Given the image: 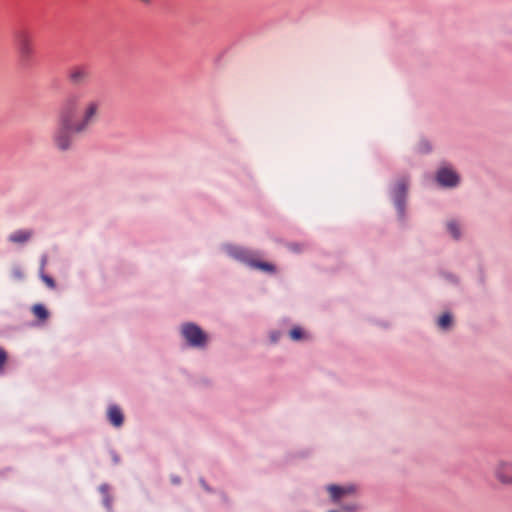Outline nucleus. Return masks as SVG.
<instances>
[{
    "instance_id": "obj_1",
    "label": "nucleus",
    "mask_w": 512,
    "mask_h": 512,
    "mask_svg": "<svg viewBox=\"0 0 512 512\" xmlns=\"http://www.w3.org/2000/svg\"><path fill=\"white\" fill-rule=\"evenodd\" d=\"M59 111L85 133L99 121L102 101L89 91H78L69 94L62 101Z\"/></svg>"
},
{
    "instance_id": "obj_2",
    "label": "nucleus",
    "mask_w": 512,
    "mask_h": 512,
    "mask_svg": "<svg viewBox=\"0 0 512 512\" xmlns=\"http://www.w3.org/2000/svg\"><path fill=\"white\" fill-rule=\"evenodd\" d=\"M79 134H83V132L59 111L57 128L51 135L54 146L60 151H67L71 149L74 143V136Z\"/></svg>"
},
{
    "instance_id": "obj_3",
    "label": "nucleus",
    "mask_w": 512,
    "mask_h": 512,
    "mask_svg": "<svg viewBox=\"0 0 512 512\" xmlns=\"http://www.w3.org/2000/svg\"><path fill=\"white\" fill-rule=\"evenodd\" d=\"M14 43L20 61L23 64L30 62L35 54L32 34L25 29L18 30L14 33Z\"/></svg>"
},
{
    "instance_id": "obj_4",
    "label": "nucleus",
    "mask_w": 512,
    "mask_h": 512,
    "mask_svg": "<svg viewBox=\"0 0 512 512\" xmlns=\"http://www.w3.org/2000/svg\"><path fill=\"white\" fill-rule=\"evenodd\" d=\"M493 476L500 484L512 486V461L498 460L493 466Z\"/></svg>"
},
{
    "instance_id": "obj_5",
    "label": "nucleus",
    "mask_w": 512,
    "mask_h": 512,
    "mask_svg": "<svg viewBox=\"0 0 512 512\" xmlns=\"http://www.w3.org/2000/svg\"><path fill=\"white\" fill-rule=\"evenodd\" d=\"M182 335L191 346L200 347L206 343L205 333L195 324L188 323L183 325Z\"/></svg>"
},
{
    "instance_id": "obj_6",
    "label": "nucleus",
    "mask_w": 512,
    "mask_h": 512,
    "mask_svg": "<svg viewBox=\"0 0 512 512\" xmlns=\"http://www.w3.org/2000/svg\"><path fill=\"white\" fill-rule=\"evenodd\" d=\"M67 78L72 85H83L89 82L91 78V70L88 66L83 64L75 65L70 68Z\"/></svg>"
},
{
    "instance_id": "obj_7",
    "label": "nucleus",
    "mask_w": 512,
    "mask_h": 512,
    "mask_svg": "<svg viewBox=\"0 0 512 512\" xmlns=\"http://www.w3.org/2000/svg\"><path fill=\"white\" fill-rule=\"evenodd\" d=\"M407 187V181L402 179L396 184L393 190L394 203L401 217L404 215V202L407 193Z\"/></svg>"
},
{
    "instance_id": "obj_8",
    "label": "nucleus",
    "mask_w": 512,
    "mask_h": 512,
    "mask_svg": "<svg viewBox=\"0 0 512 512\" xmlns=\"http://www.w3.org/2000/svg\"><path fill=\"white\" fill-rule=\"evenodd\" d=\"M437 181L445 187H454L459 182V176L450 168H441L437 172Z\"/></svg>"
},
{
    "instance_id": "obj_9",
    "label": "nucleus",
    "mask_w": 512,
    "mask_h": 512,
    "mask_svg": "<svg viewBox=\"0 0 512 512\" xmlns=\"http://www.w3.org/2000/svg\"><path fill=\"white\" fill-rule=\"evenodd\" d=\"M353 486L341 487L337 485L328 486V491L331 495V498L334 502H337L343 495L351 494L354 492Z\"/></svg>"
},
{
    "instance_id": "obj_10",
    "label": "nucleus",
    "mask_w": 512,
    "mask_h": 512,
    "mask_svg": "<svg viewBox=\"0 0 512 512\" xmlns=\"http://www.w3.org/2000/svg\"><path fill=\"white\" fill-rule=\"evenodd\" d=\"M33 235L31 230H18L9 235L8 239L10 242L16 244H23L27 242Z\"/></svg>"
},
{
    "instance_id": "obj_11",
    "label": "nucleus",
    "mask_w": 512,
    "mask_h": 512,
    "mask_svg": "<svg viewBox=\"0 0 512 512\" xmlns=\"http://www.w3.org/2000/svg\"><path fill=\"white\" fill-rule=\"evenodd\" d=\"M108 419L115 427H120L123 424V413L117 406H110L108 409Z\"/></svg>"
},
{
    "instance_id": "obj_12",
    "label": "nucleus",
    "mask_w": 512,
    "mask_h": 512,
    "mask_svg": "<svg viewBox=\"0 0 512 512\" xmlns=\"http://www.w3.org/2000/svg\"><path fill=\"white\" fill-rule=\"evenodd\" d=\"M32 312L34 316L41 321H45L49 317V312L42 304H35L32 307Z\"/></svg>"
},
{
    "instance_id": "obj_13",
    "label": "nucleus",
    "mask_w": 512,
    "mask_h": 512,
    "mask_svg": "<svg viewBox=\"0 0 512 512\" xmlns=\"http://www.w3.org/2000/svg\"><path fill=\"white\" fill-rule=\"evenodd\" d=\"M45 264H46V257H43L42 261H41V270H40L41 279L49 288L53 289V288H55V281L53 280L52 277L43 273Z\"/></svg>"
},
{
    "instance_id": "obj_14",
    "label": "nucleus",
    "mask_w": 512,
    "mask_h": 512,
    "mask_svg": "<svg viewBox=\"0 0 512 512\" xmlns=\"http://www.w3.org/2000/svg\"><path fill=\"white\" fill-rule=\"evenodd\" d=\"M452 323V317L450 314L448 313H445L443 314L439 320H438V326L441 328V329H447Z\"/></svg>"
},
{
    "instance_id": "obj_15",
    "label": "nucleus",
    "mask_w": 512,
    "mask_h": 512,
    "mask_svg": "<svg viewBox=\"0 0 512 512\" xmlns=\"http://www.w3.org/2000/svg\"><path fill=\"white\" fill-rule=\"evenodd\" d=\"M228 253L236 259L244 260L245 259V251L236 247H228Z\"/></svg>"
},
{
    "instance_id": "obj_16",
    "label": "nucleus",
    "mask_w": 512,
    "mask_h": 512,
    "mask_svg": "<svg viewBox=\"0 0 512 512\" xmlns=\"http://www.w3.org/2000/svg\"><path fill=\"white\" fill-rule=\"evenodd\" d=\"M447 228H448V231L451 233V235L455 238V239H458L460 237V230H459V226L458 224L455 222V221H450L448 224H447Z\"/></svg>"
},
{
    "instance_id": "obj_17",
    "label": "nucleus",
    "mask_w": 512,
    "mask_h": 512,
    "mask_svg": "<svg viewBox=\"0 0 512 512\" xmlns=\"http://www.w3.org/2000/svg\"><path fill=\"white\" fill-rule=\"evenodd\" d=\"M251 265L267 272H273L275 270L272 264L266 262H252Z\"/></svg>"
},
{
    "instance_id": "obj_18",
    "label": "nucleus",
    "mask_w": 512,
    "mask_h": 512,
    "mask_svg": "<svg viewBox=\"0 0 512 512\" xmlns=\"http://www.w3.org/2000/svg\"><path fill=\"white\" fill-rule=\"evenodd\" d=\"M290 337L291 339L297 341V340H300L302 339L303 337V331L301 328L299 327H295L293 328L291 331H290Z\"/></svg>"
},
{
    "instance_id": "obj_19",
    "label": "nucleus",
    "mask_w": 512,
    "mask_h": 512,
    "mask_svg": "<svg viewBox=\"0 0 512 512\" xmlns=\"http://www.w3.org/2000/svg\"><path fill=\"white\" fill-rule=\"evenodd\" d=\"M6 360H7V353L5 352V350L3 348L0 347V373L3 372V367H4V364L6 363Z\"/></svg>"
},
{
    "instance_id": "obj_20",
    "label": "nucleus",
    "mask_w": 512,
    "mask_h": 512,
    "mask_svg": "<svg viewBox=\"0 0 512 512\" xmlns=\"http://www.w3.org/2000/svg\"><path fill=\"white\" fill-rule=\"evenodd\" d=\"M143 4L145 5H150L151 4V0H140Z\"/></svg>"
},
{
    "instance_id": "obj_21",
    "label": "nucleus",
    "mask_w": 512,
    "mask_h": 512,
    "mask_svg": "<svg viewBox=\"0 0 512 512\" xmlns=\"http://www.w3.org/2000/svg\"><path fill=\"white\" fill-rule=\"evenodd\" d=\"M425 150L430 151V147H428V145H426V144H425Z\"/></svg>"
},
{
    "instance_id": "obj_22",
    "label": "nucleus",
    "mask_w": 512,
    "mask_h": 512,
    "mask_svg": "<svg viewBox=\"0 0 512 512\" xmlns=\"http://www.w3.org/2000/svg\"><path fill=\"white\" fill-rule=\"evenodd\" d=\"M173 482H174V483H179V479L174 478V479H173Z\"/></svg>"
}]
</instances>
